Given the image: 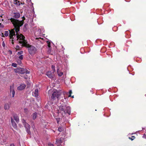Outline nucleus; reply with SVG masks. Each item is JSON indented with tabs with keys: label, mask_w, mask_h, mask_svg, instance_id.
<instances>
[{
	"label": "nucleus",
	"mask_w": 146,
	"mask_h": 146,
	"mask_svg": "<svg viewBox=\"0 0 146 146\" xmlns=\"http://www.w3.org/2000/svg\"><path fill=\"white\" fill-rule=\"evenodd\" d=\"M10 20L15 27L14 29L9 31L10 42L13 44V41L14 40H17L20 43L22 44L23 46H25L27 44V42L25 40V37L23 35L18 33L19 31L20 27L23 24V21H19L18 20L12 18H11Z\"/></svg>",
	"instance_id": "1"
},
{
	"label": "nucleus",
	"mask_w": 146,
	"mask_h": 146,
	"mask_svg": "<svg viewBox=\"0 0 146 146\" xmlns=\"http://www.w3.org/2000/svg\"><path fill=\"white\" fill-rule=\"evenodd\" d=\"M59 110L63 112L65 114H70V108L69 106H66L65 105H61L59 107Z\"/></svg>",
	"instance_id": "2"
},
{
	"label": "nucleus",
	"mask_w": 146,
	"mask_h": 146,
	"mask_svg": "<svg viewBox=\"0 0 146 146\" xmlns=\"http://www.w3.org/2000/svg\"><path fill=\"white\" fill-rule=\"evenodd\" d=\"M24 46L28 48V51L31 55H33L35 54L36 49L34 46L27 44Z\"/></svg>",
	"instance_id": "3"
},
{
	"label": "nucleus",
	"mask_w": 146,
	"mask_h": 146,
	"mask_svg": "<svg viewBox=\"0 0 146 146\" xmlns=\"http://www.w3.org/2000/svg\"><path fill=\"white\" fill-rule=\"evenodd\" d=\"M61 94V92L59 91L56 90L54 91L52 94L51 97V100L53 101L57 98L58 100L59 99V97Z\"/></svg>",
	"instance_id": "4"
},
{
	"label": "nucleus",
	"mask_w": 146,
	"mask_h": 146,
	"mask_svg": "<svg viewBox=\"0 0 146 146\" xmlns=\"http://www.w3.org/2000/svg\"><path fill=\"white\" fill-rule=\"evenodd\" d=\"M22 123L26 128L27 132L29 135H31V132L30 131V126L26 122L25 120L23 119L22 120Z\"/></svg>",
	"instance_id": "5"
},
{
	"label": "nucleus",
	"mask_w": 146,
	"mask_h": 146,
	"mask_svg": "<svg viewBox=\"0 0 146 146\" xmlns=\"http://www.w3.org/2000/svg\"><path fill=\"white\" fill-rule=\"evenodd\" d=\"M26 86V85L24 84H20L19 86L17 87V89L19 90H24Z\"/></svg>",
	"instance_id": "6"
},
{
	"label": "nucleus",
	"mask_w": 146,
	"mask_h": 146,
	"mask_svg": "<svg viewBox=\"0 0 146 146\" xmlns=\"http://www.w3.org/2000/svg\"><path fill=\"white\" fill-rule=\"evenodd\" d=\"M46 75L50 78H53L54 74L53 73H52L51 72H48L46 73Z\"/></svg>",
	"instance_id": "7"
},
{
	"label": "nucleus",
	"mask_w": 146,
	"mask_h": 146,
	"mask_svg": "<svg viewBox=\"0 0 146 146\" xmlns=\"http://www.w3.org/2000/svg\"><path fill=\"white\" fill-rule=\"evenodd\" d=\"M38 90L37 89H36L35 91L33 92V95L36 97H37L38 96Z\"/></svg>",
	"instance_id": "8"
},
{
	"label": "nucleus",
	"mask_w": 146,
	"mask_h": 146,
	"mask_svg": "<svg viewBox=\"0 0 146 146\" xmlns=\"http://www.w3.org/2000/svg\"><path fill=\"white\" fill-rule=\"evenodd\" d=\"M10 89L11 92L12 93V97H13L14 96L15 94V92L14 89V86H10Z\"/></svg>",
	"instance_id": "9"
},
{
	"label": "nucleus",
	"mask_w": 146,
	"mask_h": 146,
	"mask_svg": "<svg viewBox=\"0 0 146 146\" xmlns=\"http://www.w3.org/2000/svg\"><path fill=\"white\" fill-rule=\"evenodd\" d=\"M20 16V14L19 13H14L13 17V18L17 19L19 18Z\"/></svg>",
	"instance_id": "10"
},
{
	"label": "nucleus",
	"mask_w": 146,
	"mask_h": 146,
	"mask_svg": "<svg viewBox=\"0 0 146 146\" xmlns=\"http://www.w3.org/2000/svg\"><path fill=\"white\" fill-rule=\"evenodd\" d=\"M11 121L12 125L14 128L15 129H17V125L12 118H11Z\"/></svg>",
	"instance_id": "11"
},
{
	"label": "nucleus",
	"mask_w": 146,
	"mask_h": 146,
	"mask_svg": "<svg viewBox=\"0 0 146 146\" xmlns=\"http://www.w3.org/2000/svg\"><path fill=\"white\" fill-rule=\"evenodd\" d=\"M19 73L23 74L26 72L25 69H24L23 68H19Z\"/></svg>",
	"instance_id": "12"
},
{
	"label": "nucleus",
	"mask_w": 146,
	"mask_h": 146,
	"mask_svg": "<svg viewBox=\"0 0 146 146\" xmlns=\"http://www.w3.org/2000/svg\"><path fill=\"white\" fill-rule=\"evenodd\" d=\"M13 117L14 119L15 120L16 122L17 123H18L19 121V119L17 115H15Z\"/></svg>",
	"instance_id": "13"
},
{
	"label": "nucleus",
	"mask_w": 146,
	"mask_h": 146,
	"mask_svg": "<svg viewBox=\"0 0 146 146\" xmlns=\"http://www.w3.org/2000/svg\"><path fill=\"white\" fill-rule=\"evenodd\" d=\"M13 3L16 5L19 6L20 5V2L17 0H14Z\"/></svg>",
	"instance_id": "14"
},
{
	"label": "nucleus",
	"mask_w": 146,
	"mask_h": 146,
	"mask_svg": "<svg viewBox=\"0 0 146 146\" xmlns=\"http://www.w3.org/2000/svg\"><path fill=\"white\" fill-rule=\"evenodd\" d=\"M59 68H57V72L58 73V75L60 76H61L63 74V73L62 72H61L59 71Z\"/></svg>",
	"instance_id": "15"
},
{
	"label": "nucleus",
	"mask_w": 146,
	"mask_h": 146,
	"mask_svg": "<svg viewBox=\"0 0 146 146\" xmlns=\"http://www.w3.org/2000/svg\"><path fill=\"white\" fill-rule=\"evenodd\" d=\"M32 117L33 119L34 120L35 119L37 116V114L36 113V112H35L32 115Z\"/></svg>",
	"instance_id": "16"
},
{
	"label": "nucleus",
	"mask_w": 146,
	"mask_h": 146,
	"mask_svg": "<svg viewBox=\"0 0 146 146\" xmlns=\"http://www.w3.org/2000/svg\"><path fill=\"white\" fill-rule=\"evenodd\" d=\"M9 108V106L8 104H6L4 106V109L5 110H8Z\"/></svg>",
	"instance_id": "17"
},
{
	"label": "nucleus",
	"mask_w": 146,
	"mask_h": 146,
	"mask_svg": "<svg viewBox=\"0 0 146 146\" xmlns=\"http://www.w3.org/2000/svg\"><path fill=\"white\" fill-rule=\"evenodd\" d=\"M56 142L58 143H61L62 141L61 139H56Z\"/></svg>",
	"instance_id": "18"
},
{
	"label": "nucleus",
	"mask_w": 146,
	"mask_h": 146,
	"mask_svg": "<svg viewBox=\"0 0 146 146\" xmlns=\"http://www.w3.org/2000/svg\"><path fill=\"white\" fill-rule=\"evenodd\" d=\"M19 68H15L14 69V70L15 72L19 73Z\"/></svg>",
	"instance_id": "19"
},
{
	"label": "nucleus",
	"mask_w": 146,
	"mask_h": 146,
	"mask_svg": "<svg viewBox=\"0 0 146 146\" xmlns=\"http://www.w3.org/2000/svg\"><path fill=\"white\" fill-rule=\"evenodd\" d=\"M4 35L6 36H8L9 35L8 31H5L4 32Z\"/></svg>",
	"instance_id": "20"
},
{
	"label": "nucleus",
	"mask_w": 146,
	"mask_h": 146,
	"mask_svg": "<svg viewBox=\"0 0 146 146\" xmlns=\"http://www.w3.org/2000/svg\"><path fill=\"white\" fill-rule=\"evenodd\" d=\"M58 130L59 132H61L62 131V129L61 127H58Z\"/></svg>",
	"instance_id": "21"
},
{
	"label": "nucleus",
	"mask_w": 146,
	"mask_h": 146,
	"mask_svg": "<svg viewBox=\"0 0 146 146\" xmlns=\"http://www.w3.org/2000/svg\"><path fill=\"white\" fill-rule=\"evenodd\" d=\"M12 66L14 67H16L17 66V64L15 63H13L12 64Z\"/></svg>",
	"instance_id": "22"
},
{
	"label": "nucleus",
	"mask_w": 146,
	"mask_h": 146,
	"mask_svg": "<svg viewBox=\"0 0 146 146\" xmlns=\"http://www.w3.org/2000/svg\"><path fill=\"white\" fill-rule=\"evenodd\" d=\"M52 70H53V72L54 73L55 71V66L53 65H52Z\"/></svg>",
	"instance_id": "23"
},
{
	"label": "nucleus",
	"mask_w": 146,
	"mask_h": 146,
	"mask_svg": "<svg viewBox=\"0 0 146 146\" xmlns=\"http://www.w3.org/2000/svg\"><path fill=\"white\" fill-rule=\"evenodd\" d=\"M23 53V51H21L18 52L17 54L18 55H21Z\"/></svg>",
	"instance_id": "24"
},
{
	"label": "nucleus",
	"mask_w": 146,
	"mask_h": 146,
	"mask_svg": "<svg viewBox=\"0 0 146 146\" xmlns=\"http://www.w3.org/2000/svg\"><path fill=\"white\" fill-rule=\"evenodd\" d=\"M56 120L57 123H59V122L60 121V118H56Z\"/></svg>",
	"instance_id": "25"
},
{
	"label": "nucleus",
	"mask_w": 146,
	"mask_h": 146,
	"mask_svg": "<svg viewBox=\"0 0 146 146\" xmlns=\"http://www.w3.org/2000/svg\"><path fill=\"white\" fill-rule=\"evenodd\" d=\"M47 43L48 44V48H50V42H49L48 41H47Z\"/></svg>",
	"instance_id": "26"
},
{
	"label": "nucleus",
	"mask_w": 146,
	"mask_h": 146,
	"mask_svg": "<svg viewBox=\"0 0 146 146\" xmlns=\"http://www.w3.org/2000/svg\"><path fill=\"white\" fill-rule=\"evenodd\" d=\"M19 58L21 60H22L23 58V55H21L19 57Z\"/></svg>",
	"instance_id": "27"
},
{
	"label": "nucleus",
	"mask_w": 146,
	"mask_h": 146,
	"mask_svg": "<svg viewBox=\"0 0 146 146\" xmlns=\"http://www.w3.org/2000/svg\"><path fill=\"white\" fill-rule=\"evenodd\" d=\"M72 91L71 90H70L69 92V94H70V95L68 96L69 97L71 96V94H72Z\"/></svg>",
	"instance_id": "28"
},
{
	"label": "nucleus",
	"mask_w": 146,
	"mask_h": 146,
	"mask_svg": "<svg viewBox=\"0 0 146 146\" xmlns=\"http://www.w3.org/2000/svg\"><path fill=\"white\" fill-rule=\"evenodd\" d=\"M28 110L27 109L25 108L24 109V111L26 113H27L28 112Z\"/></svg>",
	"instance_id": "29"
},
{
	"label": "nucleus",
	"mask_w": 146,
	"mask_h": 146,
	"mask_svg": "<svg viewBox=\"0 0 146 146\" xmlns=\"http://www.w3.org/2000/svg\"><path fill=\"white\" fill-rule=\"evenodd\" d=\"M19 48H20V47L19 45H17L16 46V49L17 50H19Z\"/></svg>",
	"instance_id": "30"
},
{
	"label": "nucleus",
	"mask_w": 146,
	"mask_h": 146,
	"mask_svg": "<svg viewBox=\"0 0 146 146\" xmlns=\"http://www.w3.org/2000/svg\"><path fill=\"white\" fill-rule=\"evenodd\" d=\"M25 70H26V72H25V73H26V74H28L30 73V72L28 71L27 70L25 69Z\"/></svg>",
	"instance_id": "31"
},
{
	"label": "nucleus",
	"mask_w": 146,
	"mask_h": 146,
	"mask_svg": "<svg viewBox=\"0 0 146 146\" xmlns=\"http://www.w3.org/2000/svg\"><path fill=\"white\" fill-rule=\"evenodd\" d=\"M132 138L129 137V139H130L131 140H133V139H134L135 137H134V136H132Z\"/></svg>",
	"instance_id": "32"
},
{
	"label": "nucleus",
	"mask_w": 146,
	"mask_h": 146,
	"mask_svg": "<svg viewBox=\"0 0 146 146\" xmlns=\"http://www.w3.org/2000/svg\"><path fill=\"white\" fill-rule=\"evenodd\" d=\"M2 45L3 47H5V44L4 41H3L2 42Z\"/></svg>",
	"instance_id": "33"
},
{
	"label": "nucleus",
	"mask_w": 146,
	"mask_h": 146,
	"mask_svg": "<svg viewBox=\"0 0 146 146\" xmlns=\"http://www.w3.org/2000/svg\"><path fill=\"white\" fill-rule=\"evenodd\" d=\"M48 146H54V145L53 144L50 143H48Z\"/></svg>",
	"instance_id": "34"
},
{
	"label": "nucleus",
	"mask_w": 146,
	"mask_h": 146,
	"mask_svg": "<svg viewBox=\"0 0 146 146\" xmlns=\"http://www.w3.org/2000/svg\"><path fill=\"white\" fill-rule=\"evenodd\" d=\"M143 137L146 139V135L145 134H144L143 135Z\"/></svg>",
	"instance_id": "35"
},
{
	"label": "nucleus",
	"mask_w": 146,
	"mask_h": 146,
	"mask_svg": "<svg viewBox=\"0 0 146 146\" xmlns=\"http://www.w3.org/2000/svg\"><path fill=\"white\" fill-rule=\"evenodd\" d=\"M50 51H51L50 49V48H49V49L48 50V52L50 53Z\"/></svg>",
	"instance_id": "36"
},
{
	"label": "nucleus",
	"mask_w": 146,
	"mask_h": 146,
	"mask_svg": "<svg viewBox=\"0 0 146 146\" xmlns=\"http://www.w3.org/2000/svg\"><path fill=\"white\" fill-rule=\"evenodd\" d=\"M10 146H15L14 145L13 143L11 144L10 145Z\"/></svg>",
	"instance_id": "37"
},
{
	"label": "nucleus",
	"mask_w": 146,
	"mask_h": 146,
	"mask_svg": "<svg viewBox=\"0 0 146 146\" xmlns=\"http://www.w3.org/2000/svg\"><path fill=\"white\" fill-rule=\"evenodd\" d=\"M18 63H19V64L20 63H21V61H19V62H18Z\"/></svg>",
	"instance_id": "38"
},
{
	"label": "nucleus",
	"mask_w": 146,
	"mask_h": 146,
	"mask_svg": "<svg viewBox=\"0 0 146 146\" xmlns=\"http://www.w3.org/2000/svg\"><path fill=\"white\" fill-rule=\"evenodd\" d=\"M24 78L25 79H27V77H25V76H24Z\"/></svg>",
	"instance_id": "39"
},
{
	"label": "nucleus",
	"mask_w": 146,
	"mask_h": 146,
	"mask_svg": "<svg viewBox=\"0 0 146 146\" xmlns=\"http://www.w3.org/2000/svg\"><path fill=\"white\" fill-rule=\"evenodd\" d=\"M51 92V91L49 90L48 92V94H49L50 93V92Z\"/></svg>",
	"instance_id": "40"
},
{
	"label": "nucleus",
	"mask_w": 146,
	"mask_h": 146,
	"mask_svg": "<svg viewBox=\"0 0 146 146\" xmlns=\"http://www.w3.org/2000/svg\"><path fill=\"white\" fill-rule=\"evenodd\" d=\"M72 98H74V96H72Z\"/></svg>",
	"instance_id": "41"
},
{
	"label": "nucleus",
	"mask_w": 146,
	"mask_h": 146,
	"mask_svg": "<svg viewBox=\"0 0 146 146\" xmlns=\"http://www.w3.org/2000/svg\"><path fill=\"white\" fill-rule=\"evenodd\" d=\"M32 127L33 128H34V126H32Z\"/></svg>",
	"instance_id": "42"
}]
</instances>
